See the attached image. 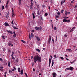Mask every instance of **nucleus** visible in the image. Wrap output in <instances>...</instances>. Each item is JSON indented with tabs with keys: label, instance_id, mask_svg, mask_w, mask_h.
<instances>
[{
	"label": "nucleus",
	"instance_id": "1",
	"mask_svg": "<svg viewBox=\"0 0 77 77\" xmlns=\"http://www.w3.org/2000/svg\"><path fill=\"white\" fill-rule=\"evenodd\" d=\"M33 60L35 63H36L37 61L38 62H41V57L39 56L38 55H35L34 57Z\"/></svg>",
	"mask_w": 77,
	"mask_h": 77
},
{
	"label": "nucleus",
	"instance_id": "2",
	"mask_svg": "<svg viewBox=\"0 0 77 77\" xmlns=\"http://www.w3.org/2000/svg\"><path fill=\"white\" fill-rule=\"evenodd\" d=\"M33 3H31V5L29 6V8L30 9L32 10L33 9Z\"/></svg>",
	"mask_w": 77,
	"mask_h": 77
},
{
	"label": "nucleus",
	"instance_id": "3",
	"mask_svg": "<svg viewBox=\"0 0 77 77\" xmlns=\"http://www.w3.org/2000/svg\"><path fill=\"white\" fill-rule=\"evenodd\" d=\"M40 27L41 28L39 27H35V29L37 30H42V28H41V26H40Z\"/></svg>",
	"mask_w": 77,
	"mask_h": 77
},
{
	"label": "nucleus",
	"instance_id": "4",
	"mask_svg": "<svg viewBox=\"0 0 77 77\" xmlns=\"http://www.w3.org/2000/svg\"><path fill=\"white\" fill-rule=\"evenodd\" d=\"M35 38H36L37 39V41H41V39L38 36L35 35Z\"/></svg>",
	"mask_w": 77,
	"mask_h": 77
},
{
	"label": "nucleus",
	"instance_id": "5",
	"mask_svg": "<svg viewBox=\"0 0 77 77\" xmlns=\"http://www.w3.org/2000/svg\"><path fill=\"white\" fill-rule=\"evenodd\" d=\"M66 0H63L62 1H61V5H63V3H64L65 2Z\"/></svg>",
	"mask_w": 77,
	"mask_h": 77
},
{
	"label": "nucleus",
	"instance_id": "6",
	"mask_svg": "<svg viewBox=\"0 0 77 77\" xmlns=\"http://www.w3.org/2000/svg\"><path fill=\"white\" fill-rule=\"evenodd\" d=\"M52 75H53V77H56V75H57V74L55 72H53Z\"/></svg>",
	"mask_w": 77,
	"mask_h": 77
},
{
	"label": "nucleus",
	"instance_id": "7",
	"mask_svg": "<svg viewBox=\"0 0 77 77\" xmlns=\"http://www.w3.org/2000/svg\"><path fill=\"white\" fill-rule=\"evenodd\" d=\"M4 24L5 26H9V24L7 22H5Z\"/></svg>",
	"mask_w": 77,
	"mask_h": 77
},
{
	"label": "nucleus",
	"instance_id": "8",
	"mask_svg": "<svg viewBox=\"0 0 77 77\" xmlns=\"http://www.w3.org/2000/svg\"><path fill=\"white\" fill-rule=\"evenodd\" d=\"M7 32L8 33H11V34H13V32L10 30H7Z\"/></svg>",
	"mask_w": 77,
	"mask_h": 77
},
{
	"label": "nucleus",
	"instance_id": "9",
	"mask_svg": "<svg viewBox=\"0 0 77 77\" xmlns=\"http://www.w3.org/2000/svg\"><path fill=\"white\" fill-rule=\"evenodd\" d=\"M74 29H75V27H74L72 28L71 29L70 31L69 32H72L74 30Z\"/></svg>",
	"mask_w": 77,
	"mask_h": 77
},
{
	"label": "nucleus",
	"instance_id": "10",
	"mask_svg": "<svg viewBox=\"0 0 77 77\" xmlns=\"http://www.w3.org/2000/svg\"><path fill=\"white\" fill-rule=\"evenodd\" d=\"M74 69V68H73L72 67H70V70L71 71H73V70Z\"/></svg>",
	"mask_w": 77,
	"mask_h": 77
},
{
	"label": "nucleus",
	"instance_id": "11",
	"mask_svg": "<svg viewBox=\"0 0 77 77\" xmlns=\"http://www.w3.org/2000/svg\"><path fill=\"white\" fill-rule=\"evenodd\" d=\"M18 61H19V60L18 59V58H16L15 59V62L16 63H18Z\"/></svg>",
	"mask_w": 77,
	"mask_h": 77
},
{
	"label": "nucleus",
	"instance_id": "12",
	"mask_svg": "<svg viewBox=\"0 0 77 77\" xmlns=\"http://www.w3.org/2000/svg\"><path fill=\"white\" fill-rule=\"evenodd\" d=\"M37 14L38 15H41V13L39 12V11L38 10L37 12Z\"/></svg>",
	"mask_w": 77,
	"mask_h": 77
},
{
	"label": "nucleus",
	"instance_id": "13",
	"mask_svg": "<svg viewBox=\"0 0 77 77\" xmlns=\"http://www.w3.org/2000/svg\"><path fill=\"white\" fill-rule=\"evenodd\" d=\"M20 74L21 75H23V70H21V73Z\"/></svg>",
	"mask_w": 77,
	"mask_h": 77
},
{
	"label": "nucleus",
	"instance_id": "14",
	"mask_svg": "<svg viewBox=\"0 0 77 77\" xmlns=\"http://www.w3.org/2000/svg\"><path fill=\"white\" fill-rule=\"evenodd\" d=\"M8 65L9 67H11V62H8Z\"/></svg>",
	"mask_w": 77,
	"mask_h": 77
},
{
	"label": "nucleus",
	"instance_id": "15",
	"mask_svg": "<svg viewBox=\"0 0 77 77\" xmlns=\"http://www.w3.org/2000/svg\"><path fill=\"white\" fill-rule=\"evenodd\" d=\"M63 22H65L66 23L67 22V20L66 19H63Z\"/></svg>",
	"mask_w": 77,
	"mask_h": 77
},
{
	"label": "nucleus",
	"instance_id": "16",
	"mask_svg": "<svg viewBox=\"0 0 77 77\" xmlns=\"http://www.w3.org/2000/svg\"><path fill=\"white\" fill-rule=\"evenodd\" d=\"M12 27H13V28H14V29H18V28H17V27H15V26H13V25H12Z\"/></svg>",
	"mask_w": 77,
	"mask_h": 77
},
{
	"label": "nucleus",
	"instance_id": "17",
	"mask_svg": "<svg viewBox=\"0 0 77 77\" xmlns=\"http://www.w3.org/2000/svg\"><path fill=\"white\" fill-rule=\"evenodd\" d=\"M19 1V5H21V0H18Z\"/></svg>",
	"mask_w": 77,
	"mask_h": 77
},
{
	"label": "nucleus",
	"instance_id": "18",
	"mask_svg": "<svg viewBox=\"0 0 77 77\" xmlns=\"http://www.w3.org/2000/svg\"><path fill=\"white\" fill-rule=\"evenodd\" d=\"M52 66H51V67H52V66H53V65H54V60H52Z\"/></svg>",
	"mask_w": 77,
	"mask_h": 77
},
{
	"label": "nucleus",
	"instance_id": "19",
	"mask_svg": "<svg viewBox=\"0 0 77 77\" xmlns=\"http://www.w3.org/2000/svg\"><path fill=\"white\" fill-rule=\"evenodd\" d=\"M36 51H38L39 53H40L41 52V51H40V50H39V49H36Z\"/></svg>",
	"mask_w": 77,
	"mask_h": 77
},
{
	"label": "nucleus",
	"instance_id": "20",
	"mask_svg": "<svg viewBox=\"0 0 77 77\" xmlns=\"http://www.w3.org/2000/svg\"><path fill=\"white\" fill-rule=\"evenodd\" d=\"M31 37L32 38H33L34 37V35L33 34V33L32 32L31 33Z\"/></svg>",
	"mask_w": 77,
	"mask_h": 77
},
{
	"label": "nucleus",
	"instance_id": "21",
	"mask_svg": "<svg viewBox=\"0 0 77 77\" xmlns=\"http://www.w3.org/2000/svg\"><path fill=\"white\" fill-rule=\"evenodd\" d=\"M65 15H68V12H67V11H65Z\"/></svg>",
	"mask_w": 77,
	"mask_h": 77
},
{
	"label": "nucleus",
	"instance_id": "22",
	"mask_svg": "<svg viewBox=\"0 0 77 77\" xmlns=\"http://www.w3.org/2000/svg\"><path fill=\"white\" fill-rule=\"evenodd\" d=\"M32 15H33V19H35V15L34 14V13H32Z\"/></svg>",
	"mask_w": 77,
	"mask_h": 77
},
{
	"label": "nucleus",
	"instance_id": "23",
	"mask_svg": "<svg viewBox=\"0 0 77 77\" xmlns=\"http://www.w3.org/2000/svg\"><path fill=\"white\" fill-rule=\"evenodd\" d=\"M18 71L19 72H20V67L18 68Z\"/></svg>",
	"mask_w": 77,
	"mask_h": 77
},
{
	"label": "nucleus",
	"instance_id": "24",
	"mask_svg": "<svg viewBox=\"0 0 77 77\" xmlns=\"http://www.w3.org/2000/svg\"><path fill=\"white\" fill-rule=\"evenodd\" d=\"M36 6H37L36 9H39V5H36Z\"/></svg>",
	"mask_w": 77,
	"mask_h": 77
},
{
	"label": "nucleus",
	"instance_id": "25",
	"mask_svg": "<svg viewBox=\"0 0 77 77\" xmlns=\"http://www.w3.org/2000/svg\"><path fill=\"white\" fill-rule=\"evenodd\" d=\"M2 38L3 39H5V35H2Z\"/></svg>",
	"mask_w": 77,
	"mask_h": 77
},
{
	"label": "nucleus",
	"instance_id": "26",
	"mask_svg": "<svg viewBox=\"0 0 77 77\" xmlns=\"http://www.w3.org/2000/svg\"><path fill=\"white\" fill-rule=\"evenodd\" d=\"M50 42H51V40H48V43L49 44L50 43Z\"/></svg>",
	"mask_w": 77,
	"mask_h": 77
},
{
	"label": "nucleus",
	"instance_id": "27",
	"mask_svg": "<svg viewBox=\"0 0 77 77\" xmlns=\"http://www.w3.org/2000/svg\"><path fill=\"white\" fill-rule=\"evenodd\" d=\"M8 53H11V51L10 49H8Z\"/></svg>",
	"mask_w": 77,
	"mask_h": 77
},
{
	"label": "nucleus",
	"instance_id": "28",
	"mask_svg": "<svg viewBox=\"0 0 77 77\" xmlns=\"http://www.w3.org/2000/svg\"><path fill=\"white\" fill-rule=\"evenodd\" d=\"M51 37L50 35L49 36V38L48 40H50L51 41Z\"/></svg>",
	"mask_w": 77,
	"mask_h": 77
},
{
	"label": "nucleus",
	"instance_id": "29",
	"mask_svg": "<svg viewBox=\"0 0 77 77\" xmlns=\"http://www.w3.org/2000/svg\"><path fill=\"white\" fill-rule=\"evenodd\" d=\"M21 42H23V43H24V44H26V42H25L24 41V40H21Z\"/></svg>",
	"mask_w": 77,
	"mask_h": 77
},
{
	"label": "nucleus",
	"instance_id": "30",
	"mask_svg": "<svg viewBox=\"0 0 77 77\" xmlns=\"http://www.w3.org/2000/svg\"><path fill=\"white\" fill-rule=\"evenodd\" d=\"M5 8L6 9H8V5H6Z\"/></svg>",
	"mask_w": 77,
	"mask_h": 77
},
{
	"label": "nucleus",
	"instance_id": "31",
	"mask_svg": "<svg viewBox=\"0 0 77 77\" xmlns=\"http://www.w3.org/2000/svg\"><path fill=\"white\" fill-rule=\"evenodd\" d=\"M55 17H56V18H59V16H55Z\"/></svg>",
	"mask_w": 77,
	"mask_h": 77
},
{
	"label": "nucleus",
	"instance_id": "32",
	"mask_svg": "<svg viewBox=\"0 0 77 77\" xmlns=\"http://www.w3.org/2000/svg\"><path fill=\"white\" fill-rule=\"evenodd\" d=\"M63 11H64V10H61V12L62 14H63Z\"/></svg>",
	"mask_w": 77,
	"mask_h": 77
},
{
	"label": "nucleus",
	"instance_id": "33",
	"mask_svg": "<svg viewBox=\"0 0 77 77\" xmlns=\"http://www.w3.org/2000/svg\"><path fill=\"white\" fill-rule=\"evenodd\" d=\"M9 0H8L7 1V3H6V5H8V3H9Z\"/></svg>",
	"mask_w": 77,
	"mask_h": 77
},
{
	"label": "nucleus",
	"instance_id": "34",
	"mask_svg": "<svg viewBox=\"0 0 77 77\" xmlns=\"http://www.w3.org/2000/svg\"><path fill=\"white\" fill-rule=\"evenodd\" d=\"M13 36L14 37H17V35L16 34H14L13 35Z\"/></svg>",
	"mask_w": 77,
	"mask_h": 77
},
{
	"label": "nucleus",
	"instance_id": "35",
	"mask_svg": "<svg viewBox=\"0 0 77 77\" xmlns=\"http://www.w3.org/2000/svg\"><path fill=\"white\" fill-rule=\"evenodd\" d=\"M4 9H5V7H4V6L3 5L2 6V10H3Z\"/></svg>",
	"mask_w": 77,
	"mask_h": 77
},
{
	"label": "nucleus",
	"instance_id": "36",
	"mask_svg": "<svg viewBox=\"0 0 77 77\" xmlns=\"http://www.w3.org/2000/svg\"><path fill=\"white\" fill-rule=\"evenodd\" d=\"M66 69H67V70H70V67H68Z\"/></svg>",
	"mask_w": 77,
	"mask_h": 77
},
{
	"label": "nucleus",
	"instance_id": "37",
	"mask_svg": "<svg viewBox=\"0 0 77 77\" xmlns=\"http://www.w3.org/2000/svg\"><path fill=\"white\" fill-rule=\"evenodd\" d=\"M0 60L2 62H3V59L2 58H0Z\"/></svg>",
	"mask_w": 77,
	"mask_h": 77
},
{
	"label": "nucleus",
	"instance_id": "38",
	"mask_svg": "<svg viewBox=\"0 0 77 77\" xmlns=\"http://www.w3.org/2000/svg\"><path fill=\"white\" fill-rule=\"evenodd\" d=\"M54 30H57V28H56V27H54Z\"/></svg>",
	"mask_w": 77,
	"mask_h": 77
},
{
	"label": "nucleus",
	"instance_id": "39",
	"mask_svg": "<svg viewBox=\"0 0 77 77\" xmlns=\"http://www.w3.org/2000/svg\"><path fill=\"white\" fill-rule=\"evenodd\" d=\"M9 15H7L6 16H5L6 18H8V17H9Z\"/></svg>",
	"mask_w": 77,
	"mask_h": 77
},
{
	"label": "nucleus",
	"instance_id": "40",
	"mask_svg": "<svg viewBox=\"0 0 77 77\" xmlns=\"http://www.w3.org/2000/svg\"><path fill=\"white\" fill-rule=\"evenodd\" d=\"M64 36L65 37V38H66V37H67V36H68V35H67L66 34H65V35H64Z\"/></svg>",
	"mask_w": 77,
	"mask_h": 77
},
{
	"label": "nucleus",
	"instance_id": "41",
	"mask_svg": "<svg viewBox=\"0 0 77 77\" xmlns=\"http://www.w3.org/2000/svg\"><path fill=\"white\" fill-rule=\"evenodd\" d=\"M60 58L62 60H63L64 59V58H63V57H60Z\"/></svg>",
	"mask_w": 77,
	"mask_h": 77
},
{
	"label": "nucleus",
	"instance_id": "42",
	"mask_svg": "<svg viewBox=\"0 0 77 77\" xmlns=\"http://www.w3.org/2000/svg\"><path fill=\"white\" fill-rule=\"evenodd\" d=\"M9 72L10 73H11H11H12V71L10 70H9Z\"/></svg>",
	"mask_w": 77,
	"mask_h": 77
},
{
	"label": "nucleus",
	"instance_id": "43",
	"mask_svg": "<svg viewBox=\"0 0 77 77\" xmlns=\"http://www.w3.org/2000/svg\"><path fill=\"white\" fill-rule=\"evenodd\" d=\"M49 63H51V58H50L49 59Z\"/></svg>",
	"mask_w": 77,
	"mask_h": 77
},
{
	"label": "nucleus",
	"instance_id": "44",
	"mask_svg": "<svg viewBox=\"0 0 77 77\" xmlns=\"http://www.w3.org/2000/svg\"><path fill=\"white\" fill-rule=\"evenodd\" d=\"M57 13V15H60V12H58V13Z\"/></svg>",
	"mask_w": 77,
	"mask_h": 77
},
{
	"label": "nucleus",
	"instance_id": "45",
	"mask_svg": "<svg viewBox=\"0 0 77 77\" xmlns=\"http://www.w3.org/2000/svg\"><path fill=\"white\" fill-rule=\"evenodd\" d=\"M67 22H68V23H69L70 22V20H67Z\"/></svg>",
	"mask_w": 77,
	"mask_h": 77
},
{
	"label": "nucleus",
	"instance_id": "46",
	"mask_svg": "<svg viewBox=\"0 0 77 77\" xmlns=\"http://www.w3.org/2000/svg\"><path fill=\"white\" fill-rule=\"evenodd\" d=\"M31 36V35H30V34H29V39H30L31 38V37H30V36Z\"/></svg>",
	"mask_w": 77,
	"mask_h": 77
},
{
	"label": "nucleus",
	"instance_id": "47",
	"mask_svg": "<svg viewBox=\"0 0 77 77\" xmlns=\"http://www.w3.org/2000/svg\"><path fill=\"white\" fill-rule=\"evenodd\" d=\"M12 14L13 15H14V11H12Z\"/></svg>",
	"mask_w": 77,
	"mask_h": 77
},
{
	"label": "nucleus",
	"instance_id": "48",
	"mask_svg": "<svg viewBox=\"0 0 77 77\" xmlns=\"http://www.w3.org/2000/svg\"><path fill=\"white\" fill-rule=\"evenodd\" d=\"M25 75H26V77H28V76H27V73H25Z\"/></svg>",
	"mask_w": 77,
	"mask_h": 77
},
{
	"label": "nucleus",
	"instance_id": "49",
	"mask_svg": "<svg viewBox=\"0 0 77 77\" xmlns=\"http://www.w3.org/2000/svg\"><path fill=\"white\" fill-rule=\"evenodd\" d=\"M45 16H47V15H48V14L47 13H45Z\"/></svg>",
	"mask_w": 77,
	"mask_h": 77
},
{
	"label": "nucleus",
	"instance_id": "50",
	"mask_svg": "<svg viewBox=\"0 0 77 77\" xmlns=\"http://www.w3.org/2000/svg\"><path fill=\"white\" fill-rule=\"evenodd\" d=\"M41 18L42 21H43V19H42V17L41 16Z\"/></svg>",
	"mask_w": 77,
	"mask_h": 77
},
{
	"label": "nucleus",
	"instance_id": "51",
	"mask_svg": "<svg viewBox=\"0 0 77 77\" xmlns=\"http://www.w3.org/2000/svg\"><path fill=\"white\" fill-rule=\"evenodd\" d=\"M46 45V43H44L43 46H45Z\"/></svg>",
	"mask_w": 77,
	"mask_h": 77
},
{
	"label": "nucleus",
	"instance_id": "52",
	"mask_svg": "<svg viewBox=\"0 0 77 77\" xmlns=\"http://www.w3.org/2000/svg\"><path fill=\"white\" fill-rule=\"evenodd\" d=\"M63 18H64V19H66V17H63Z\"/></svg>",
	"mask_w": 77,
	"mask_h": 77
},
{
	"label": "nucleus",
	"instance_id": "53",
	"mask_svg": "<svg viewBox=\"0 0 77 77\" xmlns=\"http://www.w3.org/2000/svg\"><path fill=\"white\" fill-rule=\"evenodd\" d=\"M54 56L55 58H56V55H54Z\"/></svg>",
	"mask_w": 77,
	"mask_h": 77
},
{
	"label": "nucleus",
	"instance_id": "54",
	"mask_svg": "<svg viewBox=\"0 0 77 77\" xmlns=\"http://www.w3.org/2000/svg\"><path fill=\"white\" fill-rule=\"evenodd\" d=\"M0 68L1 69H3V66H1Z\"/></svg>",
	"mask_w": 77,
	"mask_h": 77
},
{
	"label": "nucleus",
	"instance_id": "55",
	"mask_svg": "<svg viewBox=\"0 0 77 77\" xmlns=\"http://www.w3.org/2000/svg\"><path fill=\"white\" fill-rule=\"evenodd\" d=\"M35 32V30H32L31 31V32Z\"/></svg>",
	"mask_w": 77,
	"mask_h": 77
},
{
	"label": "nucleus",
	"instance_id": "56",
	"mask_svg": "<svg viewBox=\"0 0 77 77\" xmlns=\"http://www.w3.org/2000/svg\"><path fill=\"white\" fill-rule=\"evenodd\" d=\"M32 1H33V0H30L31 3H33Z\"/></svg>",
	"mask_w": 77,
	"mask_h": 77
},
{
	"label": "nucleus",
	"instance_id": "57",
	"mask_svg": "<svg viewBox=\"0 0 77 77\" xmlns=\"http://www.w3.org/2000/svg\"><path fill=\"white\" fill-rule=\"evenodd\" d=\"M12 57L13 60H14L15 59V58H14V57Z\"/></svg>",
	"mask_w": 77,
	"mask_h": 77
},
{
	"label": "nucleus",
	"instance_id": "58",
	"mask_svg": "<svg viewBox=\"0 0 77 77\" xmlns=\"http://www.w3.org/2000/svg\"><path fill=\"white\" fill-rule=\"evenodd\" d=\"M42 7H43V8H45V6L44 5H43Z\"/></svg>",
	"mask_w": 77,
	"mask_h": 77
},
{
	"label": "nucleus",
	"instance_id": "59",
	"mask_svg": "<svg viewBox=\"0 0 77 77\" xmlns=\"http://www.w3.org/2000/svg\"><path fill=\"white\" fill-rule=\"evenodd\" d=\"M70 14V12H67V14L68 15H69V14Z\"/></svg>",
	"mask_w": 77,
	"mask_h": 77
},
{
	"label": "nucleus",
	"instance_id": "60",
	"mask_svg": "<svg viewBox=\"0 0 77 77\" xmlns=\"http://www.w3.org/2000/svg\"><path fill=\"white\" fill-rule=\"evenodd\" d=\"M33 57H33V56H32L31 58V59H33Z\"/></svg>",
	"mask_w": 77,
	"mask_h": 77
},
{
	"label": "nucleus",
	"instance_id": "61",
	"mask_svg": "<svg viewBox=\"0 0 77 77\" xmlns=\"http://www.w3.org/2000/svg\"><path fill=\"white\" fill-rule=\"evenodd\" d=\"M11 45V43H9L8 44V45H9V46H10V45Z\"/></svg>",
	"mask_w": 77,
	"mask_h": 77
},
{
	"label": "nucleus",
	"instance_id": "62",
	"mask_svg": "<svg viewBox=\"0 0 77 77\" xmlns=\"http://www.w3.org/2000/svg\"><path fill=\"white\" fill-rule=\"evenodd\" d=\"M13 23H14V21L13 20H12L11 21V24H13Z\"/></svg>",
	"mask_w": 77,
	"mask_h": 77
},
{
	"label": "nucleus",
	"instance_id": "63",
	"mask_svg": "<svg viewBox=\"0 0 77 77\" xmlns=\"http://www.w3.org/2000/svg\"><path fill=\"white\" fill-rule=\"evenodd\" d=\"M55 38H56V41H57V36H56Z\"/></svg>",
	"mask_w": 77,
	"mask_h": 77
},
{
	"label": "nucleus",
	"instance_id": "64",
	"mask_svg": "<svg viewBox=\"0 0 77 77\" xmlns=\"http://www.w3.org/2000/svg\"><path fill=\"white\" fill-rule=\"evenodd\" d=\"M7 15H9V12H8L7 13Z\"/></svg>",
	"mask_w": 77,
	"mask_h": 77
}]
</instances>
